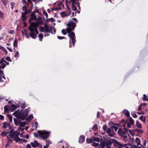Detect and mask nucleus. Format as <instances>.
<instances>
[{"instance_id":"obj_1","label":"nucleus","mask_w":148,"mask_h":148,"mask_svg":"<svg viewBox=\"0 0 148 148\" xmlns=\"http://www.w3.org/2000/svg\"><path fill=\"white\" fill-rule=\"evenodd\" d=\"M20 135V132L18 131H13L12 133H10L8 136V142L7 145L5 146V147L7 148L10 146V144L12 143L13 140L15 141L16 143L18 141H22L26 143L27 140L25 139L20 138L19 137Z\"/></svg>"},{"instance_id":"obj_2","label":"nucleus","mask_w":148,"mask_h":148,"mask_svg":"<svg viewBox=\"0 0 148 148\" xmlns=\"http://www.w3.org/2000/svg\"><path fill=\"white\" fill-rule=\"evenodd\" d=\"M112 143L123 147H124L125 145H127L126 144L124 145L121 144L115 139H112L101 143L100 146L101 147V148H104L105 147H106L107 148H110L111 147V145Z\"/></svg>"},{"instance_id":"obj_3","label":"nucleus","mask_w":148,"mask_h":148,"mask_svg":"<svg viewBox=\"0 0 148 148\" xmlns=\"http://www.w3.org/2000/svg\"><path fill=\"white\" fill-rule=\"evenodd\" d=\"M29 110L26 109L24 111L21 110L17 117V119L24 120L27 116L28 114Z\"/></svg>"},{"instance_id":"obj_4","label":"nucleus","mask_w":148,"mask_h":148,"mask_svg":"<svg viewBox=\"0 0 148 148\" xmlns=\"http://www.w3.org/2000/svg\"><path fill=\"white\" fill-rule=\"evenodd\" d=\"M41 23L42 22L40 21H38L37 22H32L28 27L29 30L31 32H34V28H37Z\"/></svg>"},{"instance_id":"obj_5","label":"nucleus","mask_w":148,"mask_h":148,"mask_svg":"<svg viewBox=\"0 0 148 148\" xmlns=\"http://www.w3.org/2000/svg\"><path fill=\"white\" fill-rule=\"evenodd\" d=\"M66 25L68 27V28H66L67 32H69L73 30L76 26V23L72 21L69 22Z\"/></svg>"},{"instance_id":"obj_6","label":"nucleus","mask_w":148,"mask_h":148,"mask_svg":"<svg viewBox=\"0 0 148 148\" xmlns=\"http://www.w3.org/2000/svg\"><path fill=\"white\" fill-rule=\"evenodd\" d=\"M38 134L40 135V136L43 140H45L47 139L49 136V134L50 132H43L41 131L38 130Z\"/></svg>"},{"instance_id":"obj_7","label":"nucleus","mask_w":148,"mask_h":148,"mask_svg":"<svg viewBox=\"0 0 148 148\" xmlns=\"http://www.w3.org/2000/svg\"><path fill=\"white\" fill-rule=\"evenodd\" d=\"M44 26L45 29V32L48 33L51 32L53 34V31L54 33L56 32V29L54 27H49L47 24L44 25Z\"/></svg>"},{"instance_id":"obj_8","label":"nucleus","mask_w":148,"mask_h":148,"mask_svg":"<svg viewBox=\"0 0 148 148\" xmlns=\"http://www.w3.org/2000/svg\"><path fill=\"white\" fill-rule=\"evenodd\" d=\"M30 17L29 20V23L31 24L32 23V21H35L37 19V17L36 16L34 12H32L30 15Z\"/></svg>"},{"instance_id":"obj_9","label":"nucleus","mask_w":148,"mask_h":148,"mask_svg":"<svg viewBox=\"0 0 148 148\" xmlns=\"http://www.w3.org/2000/svg\"><path fill=\"white\" fill-rule=\"evenodd\" d=\"M125 130H123L119 128L118 131V133L120 135H123V134H127L128 131L130 130L127 128H125Z\"/></svg>"},{"instance_id":"obj_10","label":"nucleus","mask_w":148,"mask_h":148,"mask_svg":"<svg viewBox=\"0 0 148 148\" xmlns=\"http://www.w3.org/2000/svg\"><path fill=\"white\" fill-rule=\"evenodd\" d=\"M6 63L7 65H9V63L7 62L4 60V58H2L1 60H0V64L2 66V68L3 69L6 66Z\"/></svg>"},{"instance_id":"obj_11","label":"nucleus","mask_w":148,"mask_h":148,"mask_svg":"<svg viewBox=\"0 0 148 148\" xmlns=\"http://www.w3.org/2000/svg\"><path fill=\"white\" fill-rule=\"evenodd\" d=\"M106 133L108 134V135L110 137H112L114 135V132L111 131V130L110 128H108Z\"/></svg>"},{"instance_id":"obj_12","label":"nucleus","mask_w":148,"mask_h":148,"mask_svg":"<svg viewBox=\"0 0 148 148\" xmlns=\"http://www.w3.org/2000/svg\"><path fill=\"white\" fill-rule=\"evenodd\" d=\"M79 0H71V2L72 4H76L77 5L78 7L80 9V3L79 1Z\"/></svg>"},{"instance_id":"obj_13","label":"nucleus","mask_w":148,"mask_h":148,"mask_svg":"<svg viewBox=\"0 0 148 148\" xmlns=\"http://www.w3.org/2000/svg\"><path fill=\"white\" fill-rule=\"evenodd\" d=\"M12 132H10L8 135H7V134H8L9 133V132H2L1 133V136H6L7 137L8 140H7V143L5 145H7V144H8V136H9L10 134V133H12Z\"/></svg>"},{"instance_id":"obj_14","label":"nucleus","mask_w":148,"mask_h":148,"mask_svg":"<svg viewBox=\"0 0 148 148\" xmlns=\"http://www.w3.org/2000/svg\"><path fill=\"white\" fill-rule=\"evenodd\" d=\"M31 144L32 145V147H38L40 145V143L36 140L34 141V143H31Z\"/></svg>"},{"instance_id":"obj_15","label":"nucleus","mask_w":148,"mask_h":148,"mask_svg":"<svg viewBox=\"0 0 148 148\" xmlns=\"http://www.w3.org/2000/svg\"><path fill=\"white\" fill-rule=\"evenodd\" d=\"M67 33L69 34L68 36L70 37L71 39L73 38H75V34L73 32L71 31L69 32H67Z\"/></svg>"},{"instance_id":"obj_16","label":"nucleus","mask_w":148,"mask_h":148,"mask_svg":"<svg viewBox=\"0 0 148 148\" xmlns=\"http://www.w3.org/2000/svg\"><path fill=\"white\" fill-rule=\"evenodd\" d=\"M85 140V136L84 135H81L80 136L79 138V143H83Z\"/></svg>"},{"instance_id":"obj_17","label":"nucleus","mask_w":148,"mask_h":148,"mask_svg":"<svg viewBox=\"0 0 148 148\" xmlns=\"http://www.w3.org/2000/svg\"><path fill=\"white\" fill-rule=\"evenodd\" d=\"M30 36L32 38L35 39L37 36V34L34 32H31L29 33Z\"/></svg>"},{"instance_id":"obj_18","label":"nucleus","mask_w":148,"mask_h":148,"mask_svg":"<svg viewBox=\"0 0 148 148\" xmlns=\"http://www.w3.org/2000/svg\"><path fill=\"white\" fill-rule=\"evenodd\" d=\"M17 107L14 104H13L11 106V108L10 109L12 111H14L17 108L19 107V106L18 105H17Z\"/></svg>"},{"instance_id":"obj_19","label":"nucleus","mask_w":148,"mask_h":148,"mask_svg":"<svg viewBox=\"0 0 148 148\" xmlns=\"http://www.w3.org/2000/svg\"><path fill=\"white\" fill-rule=\"evenodd\" d=\"M123 113L127 117H129L130 116V113L127 110H124L123 111Z\"/></svg>"},{"instance_id":"obj_20","label":"nucleus","mask_w":148,"mask_h":148,"mask_svg":"<svg viewBox=\"0 0 148 148\" xmlns=\"http://www.w3.org/2000/svg\"><path fill=\"white\" fill-rule=\"evenodd\" d=\"M22 14V19L23 21H25L27 19V17L26 15H25L23 13V12H22L21 13Z\"/></svg>"},{"instance_id":"obj_21","label":"nucleus","mask_w":148,"mask_h":148,"mask_svg":"<svg viewBox=\"0 0 148 148\" xmlns=\"http://www.w3.org/2000/svg\"><path fill=\"white\" fill-rule=\"evenodd\" d=\"M19 110H18L14 112L13 114V115L17 118V117L18 116V115H19Z\"/></svg>"},{"instance_id":"obj_22","label":"nucleus","mask_w":148,"mask_h":148,"mask_svg":"<svg viewBox=\"0 0 148 148\" xmlns=\"http://www.w3.org/2000/svg\"><path fill=\"white\" fill-rule=\"evenodd\" d=\"M134 121L132 119V117H130L129 119V122H127L128 123L131 124V125H133L134 123Z\"/></svg>"},{"instance_id":"obj_23","label":"nucleus","mask_w":148,"mask_h":148,"mask_svg":"<svg viewBox=\"0 0 148 148\" xmlns=\"http://www.w3.org/2000/svg\"><path fill=\"white\" fill-rule=\"evenodd\" d=\"M3 127L6 129L7 127L10 125V124L9 123H7L6 122H4L3 123Z\"/></svg>"},{"instance_id":"obj_24","label":"nucleus","mask_w":148,"mask_h":148,"mask_svg":"<svg viewBox=\"0 0 148 148\" xmlns=\"http://www.w3.org/2000/svg\"><path fill=\"white\" fill-rule=\"evenodd\" d=\"M136 127L139 128H141L142 127V124L139 123L138 121L136 122Z\"/></svg>"},{"instance_id":"obj_25","label":"nucleus","mask_w":148,"mask_h":148,"mask_svg":"<svg viewBox=\"0 0 148 148\" xmlns=\"http://www.w3.org/2000/svg\"><path fill=\"white\" fill-rule=\"evenodd\" d=\"M136 143H137V145L138 146H139L140 145V140L138 138H136Z\"/></svg>"},{"instance_id":"obj_26","label":"nucleus","mask_w":148,"mask_h":148,"mask_svg":"<svg viewBox=\"0 0 148 148\" xmlns=\"http://www.w3.org/2000/svg\"><path fill=\"white\" fill-rule=\"evenodd\" d=\"M26 123L25 122H22L21 121L19 125L21 127H23L26 125Z\"/></svg>"},{"instance_id":"obj_27","label":"nucleus","mask_w":148,"mask_h":148,"mask_svg":"<svg viewBox=\"0 0 148 148\" xmlns=\"http://www.w3.org/2000/svg\"><path fill=\"white\" fill-rule=\"evenodd\" d=\"M14 121L15 124L16 125H18L21 122L20 120H17L15 118L14 119Z\"/></svg>"},{"instance_id":"obj_28","label":"nucleus","mask_w":148,"mask_h":148,"mask_svg":"<svg viewBox=\"0 0 148 148\" xmlns=\"http://www.w3.org/2000/svg\"><path fill=\"white\" fill-rule=\"evenodd\" d=\"M139 119L141 121H143V122L145 123V122L146 118L145 116H141L140 117Z\"/></svg>"},{"instance_id":"obj_29","label":"nucleus","mask_w":148,"mask_h":148,"mask_svg":"<svg viewBox=\"0 0 148 148\" xmlns=\"http://www.w3.org/2000/svg\"><path fill=\"white\" fill-rule=\"evenodd\" d=\"M32 8L30 10H25L24 12H23V13L25 15L30 13L32 11Z\"/></svg>"},{"instance_id":"obj_30","label":"nucleus","mask_w":148,"mask_h":148,"mask_svg":"<svg viewBox=\"0 0 148 148\" xmlns=\"http://www.w3.org/2000/svg\"><path fill=\"white\" fill-rule=\"evenodd\" d=\"M18 40L16 39H15L13 43V45L14 47H17Z\"/></svg>"},{"instance_id":"obj_31","label":"nucleus","mask_w":148,"mask_h":148,"mask_svg":"<svg viewBox=\"0 0 148 148\" xmlns=\"http://www.w3.org/2000/svg\"><path fill=\"white\" fill-rule=\"evenodd\" d=\"M93 140L96 141L98 142L100 141V139L99 137H93L92 138Z\"/></svg>"},{"instance_id":"obj_32","label":"nucleus","mask_w":148,"mask_h":148,"mask_svg":"<svg viewBox=\"0 0 148 148\" xmlns=\"http://www.w3.org/2000/svg\"><path fill=\"white\" fill-rule=\"evenodd\" d=\"M7 116L10 120V122H11L12 121V116L10 114H8Z\"/></svg>"},{"instance_id":"obj_33","label":"nucleus","mask_w":148,"mask_h":148,"mask_svg":"<svg viewBox=\"0 0 148 148\" xmlns=\"http://www.w3.org/2000/svg\"><path fill=\"white\" fill-rule=\"evenodd\" d=\"M4 111L5 112H8L9 111V110L8 106H4Z\"/></svg>"},{"instance_id":"obj_34","label":"nucleus","mask_w":148,"mask_h":148,"mask_svg":"<svg viewBox=\"0 0 148 148\" xmlns=\"http://www.w3.org/2000/svg\"><path fill=\"white\" fill-rule=\"evenodd\" d=\"M0 49H2L4 52L5 53L6 55L7 54V51L6 49L4 47L2 46H1L0 47Z\"/></svg>"},{"instance_id":"obj_35","label":"nucleus","mask_w":148,"mask_h":148,"mask_svg":"<svg viewBox=\"0 0 148 148\" xmlns=\"http://www.w3.org/2000/svg\"><path fill=\"white\" fill-rule=\"evenodd\" d=\"M38 37L40 38L39 40L40 41H42V39L43 38V34H39L38 35Z\"/></svg>"},{"instance_id":"obj_36","label":"nucleus","mask_w":148,"mask_h":148,"mask_svg":"<svg viewBox=\"0 0 148 148\" xmlns=\"http://www.w3.org/2000/svg\"><path fill=\"white\" fill-rule=\"evenodd\" d=\"M92 129L94 131H96L98 129L97 125V124H95L93 127H92Z\"/></svg>"},{"instance_id":"obj_37","label":"nucleus","mask_w":148,"mask_h":148,"mask_svg":"<svg viewBox=\"0 0 148 148\" xmlns=\"http://www.w3.org/2000/svg\"><path fill=\"white\" fill-rule=\"evenodd\" d=\"M135 131L138 133H142L143 132V130H141L136 129H135Z\"/></svg>"},{"instance_id":"obj_38","label":"nucleus","mask_w":148,"mask_h":148,"mask_svg":"<svg viewBox=\"0 0 148 148\" xmlns=\"http://www.w3.org/2000/svg\"><path fill=\"white\" fill-rule=\"evenodd\" d=\"M44 28L43 27H39V30L40 32H45Z\"/></svg>"},{"instance_id":"obj_39","label":"nucleus","mask_w":148,"mask_h":148,"mask_svg":"<svg viewBox=\"0 0 148 148\" xmlns=\"http://www.w3.org/2000/svg\"><path fill=\"white\" fill-rule=\"evenodd\" d=\"M46 143L47 146H49V144L51 143V142L48 140H46Z\"/></svg>"},{"instance_id":"obj_40","label":"nucleus","mask_w":148,"mask_h":148,"mask_svg":"<svg viewBox=\"0 0 148 148\" xmlns=\"http://www.w3.org/2000/svg\"><path fill=\"white\" fill-rule=\"evenodd\" d=\"M5 79V78L4 76L1 77L0 76V80L1 82H3Z\"/></svg>"},{"instance_id":"obj_41","label":"nucleus","mask_w":148,"mask_h":148,"mask_svg":"<svg viewBox=\"0 0 148 148\" xmlns=\"http://www.w3.org/2000/svg\"><path fill=\"white\" fill-rule=\"evenodd\" d=\"M93 141L92 138V139L91 138H87L86 139V141L88 143H90Z\"/></svg>"},{"instance_id":"obj_42","label":"nucleus","mask_w":148,"mask_h":148,"mask_svg":"<svg viewBox=\"0 0 148 148\" xmlns=\"http://www.w3.org/2000/svg\"><path fill=\"white\" fill-rule=\"evenodd\" d=\"M92 146L97 147L98 146L100 145L99 143H97L96 142H93L92 144Z\"/></svg>"},{"instance_id":"obj_43","label":"nucleus","mask_w":148,"mask_h":148,"mask_svg":"<svg viewBox=\"0 0 148 148\" xmlns=\"http://www.w3.org/2000/svg\"><path fill=\"white\" fill-rule=\"evenodd\" d=\"M72 4V6L71 7V8L72 9L74 10H77V8L76 6L75 5V4Z\"/></svg>"},{"instance_id":"obj_44","label":"nucleus","mask_w":148,"mask_h":148,"mask_svg":"<svg viewBox=\"0 0 148 148\" xmlns=\"http://www.w3.org/2000/svg\"><path fill=\"white\" fill-rule=\"evenodd\" d=\"M75 38H72V39H71L73 45V46H74L75 45V42H76V40H75Z\"/></svg>"},{"instance_id":"obj_45","label":"nucleus","mask_w":148,"mask_h":148,"mask_svg":"<svg viewBox=\"0 0 148 148\" xmlns=\"http://www.w3.org/2000/svg\"><path fill=\"white\" fill-rule=\"evenodd\" d=\"M62 32L63 33V34L65 35L67 33V31L66 30V29H63L62 31Z\"/></svg>"},{"instance_id":"obj_46","label":"nucleus","mask_w":148,"mask_h":148,"mask_svg":"<svg viewBox=\"0 0 148 148\" xmlns=\"http://www.w3.org/2000/svg\"><path fill=\"white\" fill-rule=\"evenodd\" d=\"M66 12H62L61 13V15L62 17H64L67 16L66 14Z\"/></svg>"},{"instance_id":"obj_47","label":"nucleus","mask_w":148,"mask_h":148,"mask_svg":"<svg viewBox=\"0 0 148 148\" xmlns=\"http://www.w3.org/2000/svg\"><path fill=\"white\" fill-rule=\"evenodd\" d=\"M112 130H114L115 131H116L118 129V127L116 126H112L111 127Z\"/></svg>"},{"instance_id":"obj_48","label":"nucleus","mask_w":148,"mask_h":148,"mask_svg":"<svg viewBox=\"0 0 148 148\" xmlns=\"http://www.w3.org/2000/svg\"><path fill=\"white\" fill-rule=\"evenodd\" d=\"M144 101H148V99H147V97L146 95L144 94Z\"/></svg>"},{"instance_id":"obj_49","label":"nucleus","mask_w":148,"mask_h":148,"mask_svg":"<svg viewBox=\"0 0 148 148\" xmlns=\"http://www.w3.org/2000/svg\"><path fill=\"white\" fill-rule=\"evenodd\" d=\"M107 128L108 127L106 125H104L103 126V130H104L105 131H106L107 130Z\"/></svg>"},{"instance_id":"obj_50","label":"nucleus","mask_w":148,"mask_h":148,"mask_svg":"<svg viewBox=\"0 0 148 148\" xmlns=\"http://www.w3.org/2000/svg\"><path fill=\"white\" fill-rule=\"evenodd\" d=\"M132 115L134 118H136L137 117V115L134 113H132Z\"/></svg>"},{"instance_id":"obj_51","label":"nucleus","mask_w":148,"mask_h":148,"mask_svg":"<svg viewBox=\"0 0 148 148\" xmlns=\"http://www.w3.org/2000/svg\"><path fill=\"white\" fill-rule=\"evenodd\" d=\"M5 60L9 62H12V60L10 59L9 57H8L5 58Z\"/></svg>"},{"instance_id":"obj_52","label":"nucleus","mask_w":148,"mask_h":148,"mask_svg":"<svg viewBox=\"0 0 148 148\" xmlns=\"http://www.w3.org/2000/svg\"><path fill=\"white\" fill-rule=\"evenodd\" d=\"M34 31L36 33V34H38V30L37 28H34Z\"/></svg>"},{"instance_id":"obj_53","label":"nucleus","mask_w":148,"mask_h":148,"mask_svg":"<svg viewBox=\"0 0 148 148\" xmlns=\"http://www.w3.org/2000/svg\"><path fill=\"white\" fill-rule=\"evenodd\" d=\"M33 118H34V117L33 116V115L32 114H30V115H29V116H28V119H29L32 120V119Z\"/></svg>"},{"instance_id":"obj_54","label":"nucleus","mask_w":148,"mask_h":148,"mask_svg":"<svg viewBox=\"0 0 148 148\" xmlns=\"http://www.w3.org/2000/svg\"><path fill=\"white\" fill-rule=\"evenodd\" d=\"M19 56V52L18 51L16 52V54L15 55V57L16 58H17Z\"/></svg>"},{"instance_id":"obj_55","label":"nucleus","mask_w":148,"mask_h":148,"mask_svg":"<svg viewBox=\"0 0 148 148\" xmlns=\"http://www.w3.org/2000/svg\"><path fill=\"white\" fill-rule=\"evenodd\" d=\"M47 20H48V21H50L52 22H54V21H55L54 18H51L50 19H47Z\"/></svg>"},{"instance_id":"obj_56","label":"nucleus","mask_w":148,"mask_h":148,"mask_svg":"<svg viewBox=\"0 0 148 148\" xmlns=\"http://www.w3.org/2000/svg\"><path fill=\"white\" fill-rule=\"evenodd\" d=\"M3 16V13L1 11H0V17L2 18Z\"/></svg>"},{"instance_id":"obj_57","label":"nucleus","mask_w":148,"mask_h":148,"mask_svg":"<svg viewBox=\"0 0 148 148\" xmlns=\"http://www.w3.org/2000/svg\"><path fill=\"white\" fill-rule=\"evenodd\" d=\"M9 33L12 34H14V31L13 30H10L9 31Z\"/></svg>"},{"instance_id":"obj_58","label":"nucleus","mask_w":148,"mask_h":148,"mask_svg":"<svg viewBox=\"0 0 148 148\" xmlns=\"http://www.w3.org/2000/svg\"><path fill=\"white\" fill-rule=\"evenodd\" d=\"M26 106V104L25 103H24L21 106V108L23 109H24L25 108V106Z\"/></svg>"},{"instance_id":"obj_59","label":"nucleus","mask_w":148,"mask_h":148,"mask_svg":"<svg viewBox=\"0 0 148 148\" xmlns=\"http://www.w3.org/2000/svg\"><path fill=\"white\" fill-rule=\"evenodd\" d=\"M126 134H123V135H120L125 138H127V136Z\"/></svg>"},{"instance_id":"obj_60","label":"nucleus","mask_w":148,"mask_h":148,"mask_svg":"<svg viewBox=\"0 0 148 148\" xmlns=\"http://www.w3.org/2000/svg\"><path fill=\"white\" fill-rule=\"evenodd\" d=\"M58 38L60 40L62 39H64L65 38V37L63 36V37H61L60 36H58Z\"/></svg>"},{"instance_id":"obj_61","label":"nucleus","mask_w":148,"mask_h":148,"mask_svg":"<svg viewBox=\"0 0 148 148\" xmlns=\"http://www.w3.org/2000/svg\"><path fill=\"white\" fill-rule=\"evenodd\" d=\"M27 8L26 6H23L22 8V10H23V11H25V10H26Z\"/></svg>"},{"instance_id":"obj_62","label":"nucleus","mask_w":148,"mask_h":148,"mask_svg":"<svg viewBox=\"0 0 148 148\" xmlns=\"http://www.w3.org/2000/svg\"><path fill=\"white\" fill-rule=\"evenodd\" d=\"M34 136L36 138H38L39 136L37 134L36 132H34Z\"/></svg>"},{"instance_id":"obj_63","label":"nucleus","mask_w":148,"mask_h":148,"mask_svg":"<svg viewBox=\"0 0 148 148\" xmlns=\"http://www.w3.org/2000/svg\"><path fill=\"white\" fill-rule=\"evenodd\" d=\"M4 119V116L2 115H0V119L1 120H3Z\"/></svg>"},{"instance_id":"obj_64","label":"nucleus","mask_w":148,"mask_h":148,"mask_svg":"<svg viewBox=\"0 0 148 148\" xmlns=\"http://www.w3.org/2000/svg\"><path fill=\"white\" fill-rule=\"evenodd\" d=\"M134 146L136 148H145L144 147H143V145H141V146L140 147H137L136 145H134Z\"/></svg>"}]
</instances>
